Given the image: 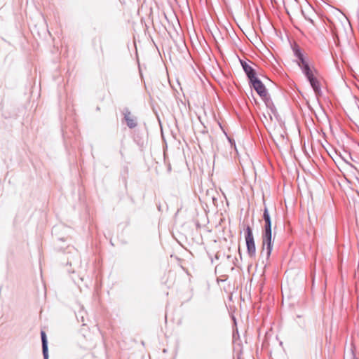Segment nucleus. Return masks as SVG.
<instances>
[{
  "label": "nucleus",
  "mask_w": 359,
  "mask_h": 359,
  "mask_svg": "<svg viewBox=\"0 0 359 359\" xmlns=\"http://www.w3.org/2000/svg\"><path fill=\"white\" fill-rule=\"evenodd\" d=\"M292 49L293 54L297 59V65L309 83L311 87L315 93V95L317 97L321 96V85L319 80L316 77V74H318V71L314 66L311 64L309 58L304 54L297 43H294L293 45H292Z\"/></svg>",
  "instance_id": "nucleus-1"
},
{
  "label": "nucleus",
  "mask_w": 359,
  "mask_h": 359,
  "mask_svg": "<svg viewBox=\"0 0 359 359\" xmlns=\"http://www.w3.org/2000/svg\"><path fill=\"white\" fill-rule=\"evenodd\" d=\"M262 251L261 255H265V266L269 264L270 257L272 253L274 244V238L272 236V231H262Z\"/></svg>",
  "instance_id": "nucleus-2"
},
{
  "label": "nucleus",
  "mask_w": 359,
  "mask_h": 359,
  "mask_svg": "<svg viewBox=\"0 0 359 359\" xmlns=\"http://www.w3.org/2000/svg\"><path fill=\"white\" fill-rule=\"evenodd\" d=\"M247 253L250 258L256 256V245L252 228L247 225L244 232Z\"/></svg>",
  "instance_id": "nucleus-3"
},
{
  "label": "nucleus",
  "mask_w": 359,
  "mask_h": 359,
  "mask_svg": "<svg viewBox=\"0 0 359 359\" xmlns=\"http://www.w3.org/2000/svg\"><path fill=\"white\" fill-rule=\"evenodd\" d=\"M251 89H254L261 98L268 95V91L263 82L258 77L248 82Z\"/></svg>",
  "instance_id": "nucleus-4"
},
{
  "label": "nucleus",
  "mask_w": 359,
  "mask_h": 359,
  "mask_svg": "<svg viewBox=\"0 0 359 359\" xmlns=\"http://www.w3.org/2000/svg\"><path fill=\"white\" fill-rule=\"evenodd\" d=\"M122 114L123 115V119L130 129H133L137 126V118L131 114L128 107L123 108Z\"/></svg>",
  "instance_id": "nucleus-5"
},
{
  "label": "nucleus",
  "mask_w": 359,
  "mask_h": 359,
  "mask_svg": "<svg viewBox=\"0 0 359 359\" xmlns=\"http://www.w3.org/2000/svg\"><path fill=\"white\" fill-rule=\"evenodd\" d=\"M241 67L248 78V82L257 78L256 70L250 66L246 61L240 59Z\"/></svg>",
  "instance_id": "nucleus-6"
},
{
  "label": "nucleus",
  "mask_w": 359,
  "mask_h": 359,
  "mask_svg": "<svg viewBox=\"0 0 359 359\" xmlns=\"http://www.w3.org/2000/svg\"><path fill=\"white\" fill-rule=\"evenodd\" d=\"M264 208L263 210L262 219L264 222V224L262 226V231H272L271 219L267 207L264 202Z\"/></svg>",
  "instance_id": "nucleus-7"
},
{
  "label": "nucleus",
  "mask_w": 359,
  "mask_h": 359,
  "mask_svg": "<svg viewBox=\"0 0 359 359\" xmlns=\"http://www.w3.org/2000/svg\"><path fill=\"white\" fill-rule=\"evenodd\" d=\"M41 338L42 343V353L43 359H48V339L45 331H41Z\"/></svg>",
  "instance_id": "nucleus-8"
},
{
  "label": "nucleus",
  "mask_w": 359,
  "mask_h": 359,
  "mask_svg": "<svg viewBox=\"0 0 359 359\" xmlns=\"http://www.w3.org/2000/svg\"><path fill=\"white\" fill-rule=\"evenodd\" d=\"M262 100L264 101L266 108L269 109L275 116L278 115L276 107L269 95H266L264 98H262Z\"/></svg>",
  "instance_id": "nucleus-9"
},
{
  "label": "nucleus",
  "mask_w": 359,
  "mask_h": 359,
  "mask_svg": "<svg viewBox=\"0 0 359 359\" xmlns=\"http://www.w3.org/2000/svg\"><path fill=\"white\" fill-rule=\"evenodd\" d=\"M80 264H81V259L78 255L76 256V259H73L71 260H69L68 259L67 262V264H69L70 266H78L80 265Z\"/></svg>",
  "instance_id": "nucleus-10"
},
{
  "label": "nucleus",
  "mask_w": 359,
  "mask_h": 359,
  "mask_svg": "<svg viewBox=\"0 0 359 359\" xmlns=\"http://www.w3.org/2000/svg\"><path fill=\"white\" fill-rule=\"evenodd\" d=\"M134 141L137 143V145L142 147L144 144V140L139 135L138 133H135L133 136Z\"/></svg>",
  "instance_id": "nucleus-11"
},
{
  "label": "nucleus",
  "mask_w": 359,
  "mask_h": 359,
  "mask_svg": "<svg viewBox=\"0 0 359 359\" xmlns=\"http://www.w3.org/2000/svg\"><path fill=\"white\" fill-rule=\"evenodd\" d=\"M61 228H63V227L62 226H54L53 229H52V233L55 235V236H57L58 231Z\"/></svg>",
  "instance_id": "nucleus-12"
},
{
  "label": "nucleus",
  "mask_w": 359,
  "mask_h": 359,
  "mask_svg": "<svg viewBox=\"0 0 359 359\" xmlns=\"http://www.w3.org/2000/svg\"><path fill=\"white\" fill-rule=\"evenodd\" d=\"M306 19L309 22H310L311 24H313V23H314V22H313V20L312 19H311V18H306Z\"/></svg>",
  "instance_id": "nucleus-13"
},
{
  "label": "nucleus",
  "mask_w": 359,
  "mask_h": 359,
  "mask_svg": "<svg viewBox=\"0 0 359 359\" xmlns=\"http://www.w3.org/2000/svg\"><path fill=\"white\" fill-rule=\"evenodd\" d=\"M57 240H59V241H65V238H64L57 237Z\"/></svg>",
  "instance_id": "nucleus-14"
},
{
  "label": "nucleus",
  "mask_w": 359,
  "mask_h": 359,
  "mask_svg": "<svg viewBox=\"0 0 359 359\" xmlns=\"http://www.w3.org/2000/svg\"><path fill=\"white\" fill-rule=\"evenodd\" d=\"M157 208L159 211H161V206L160 204L157 206Z\"/></svg>",
  "instance_id": "nucleus-15"
},
{
  "label": "nucleus",
  "mask_w": 359,
  "mask_h": 359,
  "mask_svg": "<svg viewBox=\"0 0 359 359\" xmlns=\"http://www.w3.org/2000/svg\"><path fill=\"white\" fill-rule=\"evenodd\" d=\"M68 272L69 273H74V269H72V270L68 269Z\"/></svg>",
  "instance_id": "nucleus-16"
},
{
  "label": "nucleus",
  "mask_w": 359,
  "mask_h": 359,
  "mask_svg": "<svg viewBox=\"0 0 359 359\" xmlns=\"http://www.w3.org/2000/svg\"><path fill=\"white\" fill-rule=\"evenodd\" d=\"M215 258L218 259V255H215Z\"/></svg>",
  "instance_id": "nucleus-17"
},
{
  "label": "nucleus",
  "mask_w": 359,
  "mask_h": 359,
  "mask_svg": "<svg viewBox=\"0 0 359 359\" xmlns=\"http://www.w3.org/2000/svg\"><path fill=\"white\" fill-rule=\"evenodd\" d=\"M353 359H357V358H355V355H353Z\"/></svg>",
  "instance_id": "nucleus-18"
},
{
  "label": "nucleus",
  "mask_w": 359,
  "mask_h": 359,
  "mask_svg": "<svg viewBox=\"0 0 359 359\" xmlns=\"http://www.w3.org/2000/svg\"><path fill=\"white\" fill-rule=\"evenodd\" d=\"M238 359H241V358H238Z\"/></svg>",
  "instance_id": "nucleus-19"
}]
</instances>
